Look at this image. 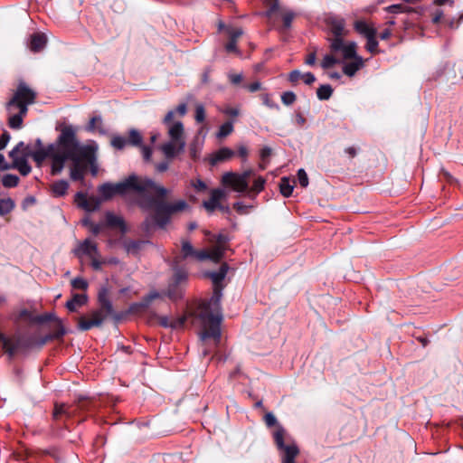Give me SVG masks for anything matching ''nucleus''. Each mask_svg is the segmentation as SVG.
Returning <instances> with one entry per match:
<instances>
[{"label": "nucleus", "mask_w": 463, "mask_h": 463, "mask_svg": "<svg viewBox=\"0 0 463 463\" xmlns=\"http://www.w3.org/2000/svg\"><path fill=\"white\" fill-rule=\"evenodd\" d=\"M32 157L41 165L47 157L52 160V174L59 175L66 162H71V179L82 180L89 165L94 160V152L90 146H80L71 128H64L58 142L47 148H39L32 153Z\"/></svg>", "instance_id": "nucleus-1"}, {"label": "nucleus", "mask_w": 463, "mask_h": 463, "mask_svg": "<svg viewBox=\"0 0 463 463\" xmlns=\"http://www.w3.org/2000/svg\"><path fill=\"white\" fill-rule=\"evenodd\" d=\"M228 265L222 264L216 272H211L208 276L213 283V294L208 302H203L194 317V323L200 326L199 338L203 343L213 339L214 345H218L221 338L220 325L222 320L221 300L222 297V281L226 277Z\"/></svg>", "instance_id": "nucleus-2"}, {"label": "nucleus", "mask_w": 463, "mask_h": 463, "mask_svg": "<svg viewBox=\"0 0 463 463\" xmlns=\"http://www.w3.org/2000/svg\"><path fill=\"white\" fill-rule=\"evenodd\" d=\"M150 191L156 193L159 197H165L168 193L165 187L152 179L136 175H131L116 184H104L99 188L103 200H109L115 194H127L129 192H135L140 199Z\"/></svg>", "instance_id": "nucleus-3"}, {"label": "nucleus", "mask_w": 463, "mask_h": 463, "mask_svg": "<svg viewBox=\"0 0 463 463\" xmlns=\"http://www.w3.org/2000/svg\"><path fill=\"white\" fill-rule=\"evenodd\" d=\"M165 197H159L156 193L150 191L142 195L139 199V204L144 209H155L153 216L155 222L161 228H164L170 222L173 214L183 212L188 208V204L184 200H179L172 203L163 202L170 194V190Z\"/></svg>", "instance_id": "nucleus-4"}, {"label": "nucleus", "mask_w": 463, "mask_h": 463, "mask_svg": "<svg viewBox=\"0 0 463 463\" xmlns=\"http://www.w3.org/2000/svg\"><path fill=\"white\" fill-rule=\"evenodd\" d=\"M175 112L170 110L163 122L165 125L169 141L163 144L161 150L166 158H173L185 148L184 128L180 120H175Z\"/></svg>", "instance_id": "nucleus-5"}, {"label": "nucleus", "mask_w": 463, "mask_h": 463, "mask_svg": "<svg viewBox=\"0 0 463 463\" xmlns=\"http://www.w3.org/2000/svg\"><path fill=\"white\" fill-rule=\"evenodd\" d=\"M36 93L24 82H20L13 98L7 103L8 111L20 109L23 114L27 113V107L34 103Z\"/></svg>", "instance_id": "nucleus-6"}, {"label": "nucleus", "mask_w": 463, "mask_h": 463, "mask_svg": "<svg viewBox=\"0 0 463 463\" xmlns=\"http://www.w3.org/2000/svg\"><path fill=\"white\" fill-rule=\"evenodd\" d=\"M51 338V335H47L44 338H42L40 341H35L33 338L20 337L15 341H12L11 339L5 337V335L0 333V342H2L3 348L10 356H13L20 349H27L35 345L42 347Z\"/></svg>", "instance_id": "nucleus-7"}, {"label": "nucleus", "mask_w": 463, "mask_h": 463, "mask_svg": "<svg viewBox=\"0 0 463 463\" xmlns=\"http://www.w3.org/2000/svg\"><path fill=\"white\" fill-rule=\"evenodd\" d=\"M253 175L252 170H246L241 174L226 172L222 176V184L237 193H244L249 188V179Z\"/></svg>", "instance_id": "nucleus-8"}, {"label": "nucleus", "mask_w": 463, "mask_h": 463, "mask_svg": "<svg viewBox=\"0 0 463 463\" xmlns=\"http://www.w3.org/2000/svg\"><path fill=\"white\" fill-rule=\"evenodd\" d=\"M228 238L225 235L219 234L215 240V245L208 251L205 250H200L199 260H210L213 262H218L224 255Z\"/></svg>", "instance_id": "nucleus-9"}, {"label": "nucleus", "mask_w": 463, "mask_h": 463, "mask_svg": "<svg viewBox=\"0 0 463 463\" xmlns=\"http://www.w3.org/2000/svg\"><path fill=\"white\" fill-rule=\"evenodd\" d=\"M268 7L265 12V16L268 18V22L271 25H275L280 19L283 20V27L287 29L289 26V14L282 13L280 10L278 0H263Z\"/></svg>", "instance_id": "nucleus-10"}, {"label": "nucleus", "mask_w": 463, "mask_h": 463, "mask_svg": "<svg viewBox=\"0 0 463 463\" xmlns=\"http://www.w3.org/2000/svg\"><path fill=\"white\" fill-rule=\"evenodd\" d=\"M84 407L80 403L66 404V403H55L52 411V417L56 420L71 418L77 414L80 411L83 410Z\"/></svg>", "instance_id": "nucleus-11"}, {"label": "nucleus", "mask_w": 463, "mask_h": 463, "mask_svg": "<svg viewBox=\"0 0 463 463\" xmlns=\"http://www.w3.org/2000/svg\"><path fill=\"white\" fill-rule=\"evenodd\" d=\"M105 319L101 311H93L90 317H81L79 318L78 326L80 330L86 331L94 326H99Z\"/></svg>", "instance_id": "nucleus-12"}, {"label": "nucleus", "mask_w": 463, "mask_h": 463, "mask_svg": "<svg viewBox=\"0 0 463 463\" xmlns=\"http://www.w3.org/2000/svg\"><path fill=\"white\" fill-rule=\"evenodd\" d=\"M210 194V199L203 203L204 209L209 213H213L216 209L224 210L221 205V201L225 198V192L222 189H213Z\"/></svg>", "instance_id": "nucleus-13"}, {"label": "nucleus", "mask_w": 463, "mask_h": 463, "mask_svg": "<svg viewBox=\"0 0 463 463\" xmlns=\"http://www.w3.org/2000/svg\"><path fill=\"white\" fill-rule=\"evenodd\" d=\"M187 279V275L184 271H176L173 277L172 282L170 283L167 289V296L172 299H177L181 298L182 291L179 288L183 283H184Z\"/></svg>", "instance_id": "nucleus-14"}, {"label": "nucleus", "mask_w": 463, "mask_h": 463, "mask_svg": "<svg viewBox=\"0 0 463 463\" xmlns=\"http://www.w3.org/2000/svg\"><path fill=\"white\" fill-rule=\"evenodd\" d=\"M75 202L79 207L88 211L93 212L99 209L101 200L95 196L87 197L82 193H78L75 196Z\"/></svg>", "instance_id": "nucleus-15"}, {"label": "nucleus", "mask_w": 463, "mask_h": 463, "mask_svg": "<svg viewBox=\"0 0 463 463\" xmlns=\"http://www.w3.org/2000/svg\"><path fill=\"white\" fill-rule=\"evenodd\" d=\"M76 254L86 255L90 259L99 255L97 244L90 240H85L76 250Z\"/></svg>", "instance_id": "nucleus-16"}, {"label": "nucleus", "mask_w": 463, "mask_h": 463, "mask_svg": "<svg viewBox=\"0 0 463 463\" xmlns=\"http://www.w3.org/2000/svg\"><path fill=\"white\" fill-rule=\"evenodd\" d=\"M326 23L330 26V31L334 36H342L345 31V20L334 15L326 18Z\"/></svg>", "instance_id": "nucleus-17"}, {"label": "nucleus", "mask_w": 463, "mask_h": 463, "mask_svg": "<svg viewBox=\"0 0 463 463\" xmlns=\"http://www.w3.org/2000/svg\"><path fill=\"white\" fill-rule=\"evenodd\" d=\"M263 421L273 434H282L284 431L279 421L272 412H266L263 416Z\"/></svg>", "instance_id": "nucleus-18"}, {"label": "nucleus", "mask_w": 463, "mask_h": 463, "mask_svg": "<svg viewBox=\"0 0 463 463\" xmlns=\"http://www.w3.org/2000/svg\"><path fill=\"white\" fill-rule=\"evenodd\" d=\"M186 321V316L179 317L175 319H170L167 317H159L158 322L164 327H171L173 329L183 328Z\"/></svg>", "instance_id": "nucleus-19"}, {"label": "nucleus", "mask_w": 463, "mask_h": 463, "mask_svg": "<svg viewBox=\"0 0 463 463\" xmlns=\"http://www.w3.org/2000/svg\"><path fill=\"white\" fill-rule=\"evenodd\" d=\"M354 30L365 38H369L372 35H376V29L370 26L365 21L358 20L354 24Z\"/></svg>", "instance_id": "nucleus-20"}, {"label": "nucleus", "mask_w": 463, "mask_h": 463, "mask_svg": "<svg viewBox=\"0 0 463 463\" xmlns=\"http://www.w3.org/2000/svg\"><path fill=\"white\" fill-rule=\"evenodd\" d=\"M364 67V60L362 57L356 58L352 62L345 63L343 66V72L348 77H354L355 73Z\"/></svg>", "instance_id": "nucleus-21"}, {"label": "nucleus", "mask_w": 463, "mask_h": 463, "mask_svg": "<svg viewBox=\"0 0 463 463\" xmlns=\"http://www.w3.org/2000/svg\"><path fill=\"white\" fill-rule=\"evenodd\" d=\"M298 80H302L305 84L311 85L313 82L316 81V77L312 72H305L302 73L298 70H293L291 71V83L296 82Z\"/></svg>", "instance_id": "nucleus-22"}, {"label": "nucleus", "mask_w": 463, "mask_h": 463, "mask_svg": "<svg viewBox=\"0 0 463 463\" xmlns=\"http://www.w3.org/2000/svg\"><path fill=\"white\" fill-rule=\"evenodd\" d=\"M12 159L13 165L11 167L16 168L21 175H27L31 172L32 168L29 165L27 160L24 156L15 157Z\"/></svg>", "instance_id": "nucleus-23"}, {"label": "nucleus", "mask_w": 463, "mask_h": 463, "mask_svg": "<svg viewBox=\"0 0 463 463\" xmlns=\"http://www.w3.org/2000/svg\"><path fill=\"white\" fill-rule=\"evenodd\" d=\"M47 39L43 33H35L32 35L30 49L33 52H39L43 50L46 44Z\"/></svg>", "instance_id": "nucleus-24"}, {"label": "nucleus", "mask_w": 463, "mask_h": 463, "mask_svg": "<svg viewBox=\"0 0 463 463\" xmlns=\"http://www.w3.org/2000/svg\"><path fill=\"white\" fill-rule=\"evenodd\" d=\"M285 436H275V443L281 450L282 463H289V445L284 442Z\"/></svg>", "instance_id": "nucleus-25"}, {"label": "nucleus", "mask_w": 463, "mask_h": 463, "mask_svg": "<svg viewBox=\"0 0 463 463\" xmlns=\"http://www.w3.org/2000/svg\"><path fill=\"white\" fill-rule=\"evenodd\" d=\"M234 156V152L228 148V147H222L219 149L212 158V164H217L221 161H225L231 159Z\"/></svg>", "instance_id": "nucleus-26"}, {"label": "nucleus", "mask_w": 463, "mask_h": 463, "mask_svg": "<svg viewBox=\"0 0 463 463\" xmlns=\"http://www.w3.org/2000/svg\"><path fill=\"white\" fill-rule=\"evenodd\" d=\"M9 112V126L12 128H20L23 123V118L26 114H23L20 109H14Z\"/></svg>", "instance_id": "nucleus-27"}, {"label": "nucleus", "mask_w": 463, "mask_h": 463, "mask_svg": "<svg viewBox=\"0 0 463 463\" xmlns=\"http://www.w3.org/2000/svg\"><path fill=\"white\" fill-rule=\"evenodd\" d=\"M87 302V297L85 295L76 294L73 298L66 303V307L73 312L79 307L83 306Z\"/></svg>", "instance_id": "nucleus-28"}, {"label": "nucleus", "mask_w": 463, "mask_h": 463, "mask_svg": "<svg viewBox=\"0 0 463 463\" xmlns=\"http://www.w3.org/2000/svg\"><path fill=\"white\" fill-rule=\"evenodd\" d=\"M200 250H195L188 241H182V254L184 258L194 257L199 260Z\"/></svg>", "instance_id": "nucleus-29"}, {"label": "nucleus", "mask_w": 463, "mask_h": 463, "mask_svg": "<svg viewBox=\"0 0 463 463\" xmlns=\"http://www.w3.org/2000/svg\"><path fill=\"white\" fill-rule=\"evenodd\" d=\"M99 300L100 303V309L102 314L106 316L111 315L113 313L112 304L109 299L107 298L106 293H100L99 296Z\"/></svg>", "instance_id": "nucleus-30"}, {"label": "nucleus", "mask_w": 463, "mask_h": 463, "mask_svg": "<svg viewBox=\"0 0 463 463\" xmlns=\"http://www.w3.org/2000/svg\"><path fill=\"white\" fill-rule=\"evenodd\" d=\"M333 88L329 84H322L317 90V97L319 100H328L333 95Z\"/></svg>", "instance_id": "nucleus-31"}, {"label": "nucleus", "mask_w": 463, "mask_h": 463, "mask_svg": "<svg viewBox=\"0 0 463 463\" xmlns=\"http://www.w3.org/2000/svg\"><path fill=\"white\" fill-rule=\"evenodd\" d=\"M69 184L65 180H59L52 184V192L55 196H62L67 193Z\"/></svg>", "instance_id": "nucleus-32"}, {"label": "nucleus", "mask_w": 463, "mask_h": 463, "mask_svg": "<svg viewBox=\"0 0 463 463\" xmlns=\"http://www.w3.org/2000/svg\"><path fill=\"white\" fill-rule=\"evenodd\" d=\"M342 53L345 59L355 60L361 57L356 52V43L354 42H350L348 44H345L342 50Z\"/></svg>", "instance_id": "nucleus-33"}, {"label": "nucleus", "mask_w": 463, "mask_h": 463, "mask_svg": "<svg viewBox=\"0 0 463 463\" xmlns=\"http://www.w3.org/2000/svg\"><path fill=\"white\" fill-rule=\"evenodd\" d=\"M144 245L145 241H128L124 243L125 250L129 254H137Z\"/></svg>", "instance_id": "nucleus-34"}, {"label": "nucleus", "mask_w": 463, "mask_h": 463, "mask_svg": "<svg viewBox=\"0 0 463 463\" xmlns=\"http://www.w3.org/2000/svg\"><path fill=\"white\" fill-rule=\"evenodd\" d=\"M412 10L415 9L413 7H408L403 4H395L384 8V11L390 14L410 13Z\"/></svg>", "instance_id": "nucleus-35"}, {"label": "nucleus", "mask_w": 463, "mask_h": 463, "mask_svg": "<svg viewBox=\"0 0 463 463\" xmlns=\"http://www.w3.org/2000/svg\"><path fill=\"white\" fill-rule=\"evenodd\" d=\"M14 207V203L12 199L5 198L0 200V215H5L9 213Z\"/></svg>", "instance_id": "nucleus-36"}, {"label": "nucleus", "mask_w": 463, "mask_h": 463, "mask_svg": "<svg viewBox=\"0 0 463 463\" xmlns=\"http://www.w3.org/2000/svg\"><path fill=\"white\" fill-rule=\"evenodd\" d=\"M87 128L90 131L98 130L99 132H102V118L100 117H93L92 118H90Z\"/></svg>", "instance_id": "nucleus-37"}, {"label": "nucleus", "mask_w": 463, "mask_h": 463, "mask_svg": "<svg viewBox=\"0 0 463 463\" xmlns=\"http://www.w3.org/2000/svg\"><path fill=\"white\" fill-rule=\"evenodd\" d=\"M336 63H339V60L330 54H326L321 61V67L324 70L332 68Z\"/></svg>", "instance_id": "nucleus-38"}, {"label": "nucleus", "mask_w": 463, "mask_h": 463, "mask_svg": "<svg viewBox=\"0 0 463 463\" xmlns=\"http://www.w3.org/2000/svg\"><path fill=\"white\" fill-rule=\"evenodd\" d=\"M345 43L342 38V36H334V38L331 40L330 48L333 52H342V50L345 47Z\"/></svg>", "instance_id": "nucleus-39"}, {"label": "nucleus", "mask_w": 463, "mask_h": 463, "mask_svg": "<svg viewBox=\"0 0 463 463\" xmlns=\"http://www.w3.org/2000/svg\"><path fill=\"white\" fill-rule=\"evenodd\" d=\"M378 45H379V43L376 39V35H372L370 36L369 38H366V45H365V49L371 52V53H375L377 52L378 51Z\"/></svg>", "instance_id": "nucleus-40"}, {"label": "nucleus", "mask_w": 463, "mask_h": 463, "mask_svg": "<svg viewBox=\"0 0 463 463\" xmlns=\"http://www.w3.org/2000/svg\"><path fill=\"white\" fill-rule=\"evenodd\" d=\"M233 131V125L232 122H226L220 127V129L217 133V137L223 138L230 135Z\"/></svg>", "instance_id": "nucleus-41"}, {"label": "nucleus", "mask_w": 463, "mask_h": 463, "mask_svg": "<svg viewBox=\"0 0 463 463\" xmlns=\"http://www.w3.org/2000/svg\"><path fill=\"white\" fill-rule=\"evenodd\" d=\"M128 143H130L133 146H140L142 143V137L140 133L136 129H131L129 131Z\"/></svg>", "instance_id": "nucleus-42"}, {"label": "nucleus", "mask_w": 463, "mask_h": 463, "mask_svg": "<svg viewBox=\"0 0 463 463\" xmlns=\"http://www.w3.org/2000/svg\"><path fill=\"white\" fill-rule=\"evenodd\" d=\"M107 222L110 226H118L123 228L124 222L123 220L113 213H108L106 215Z\"/></svg>", "instance_id": "nucleus-43"}, {"label": "nucleus", "mask_w": 463, "mask_h": 463, "mask_svg": "<svg viewBox=\"0 0 463 463\" xmlns=\"http://www.w3.org/2000/svg\"><path fill=\"white\" fill-rule=\"evenodd\" d=\"M297 179L301 187H303V188L307 187V185L309 184V179H308L307 174L305 171V169H303V168L298 169V174H297Z\"/></svg>", "instance_id": "nucleus-44"}, {"label": "nucleus", "mask_w": 463, "mask_h": 463, "mask_svg": "<svg viewBox=\"0 0 463 463\" xmlns=\"http://www.w3.org/2000/svg\"><path fill=\"white\" fill-rule=\"evenodd\" d=\"M19 178L14 175H6L4 176L2 183L5 187H14L18 184Z\"/></svg>", "instance_id": "nucleus-45"}, {"label": "nucleus", "mask_w": 463, "mask_h": 463, "mask_svg": "<svg viewBox=\"0 0 463 463\" xmlns=\"http://www.w3.org/2000/svg\"><path fill=\"white\" fill-rule=\"evenodd\" d=\"M272 150L269 146H264L260 153L262 163L260 165L261 169L266 167V163L268 162L269 157L271 156Z\"/></svg>", "instance_id": "nucleus-46"}, {"label": "nucleus", "mask_w": 463, "mask_h": 463, "mask_svg": "<svg viewBox=\"0 0 463 463\" xmlns=\"http://www.w3.org/2000/svg\"><path fill=\"white\" fill-rule=\"evenodd\" d=\"M71 286L73 288L85 290L88 288V282L78 277L71 280Z\"/></svg>", "instance_id": "nucleus-47"}, {"label": "nucleus", "mask_w": 463, "mask_h": 463, "mask_svg": "<svg viewBox=\"0 0 463 463\" xmlns=\"http://www.w3.org/2000/svg\"><path fill=\"white\" fill-rule=\"evenodd\" d=\"M265 179L262 178L261 176H258L255 178L250 190L255 193H260L263 189Z\"/></svg>", "instance_id": "nucleus-48"}, {"label": "nucleus", "mask_w": 463, "mask_h": 463, "mask_svg": "<svg viewBox=\"0 0 463 463\" xmlns=\"http://www.w3.org/2000/svg\"><path fill=\"white\" fill-rule=\"evenodd\" d=\"M205 119V109L202 104H197L195 107V120L203 122Z\"/></svg>", "instance_id": "nucleus-49"}, {"label": "nucleus", "mask_w": 463, "mask_h": 463, "mask_svg": "<svg viewBox=\"0 0 463 463\" xmlns=\"http://www.w3.org/2000/svg\"><path fill=\"white\" fill-rule=\"evenodd\" d=\"M280 192L285 197H289V179L283 177L280 184Z\"/></svg>", "instance_id": "nucleus-50"}, {"label": "nucleus", "mask_w": 463, "mask_h": 463, "mask_svg": "<svg viewBox=\"0 0 463 463\" xmlns=\"http://www.w3.org/2000/svg\"><path fill=\"white\" fill-rule=\"evenodd\" d=\"M128 144V140L121 137H114L111 140V145L118 149L123 148Z\"/></svg>", "instance_id": "nucleus-51"}, {"label": "nucleus", "mask_w": 463, "mask_h": 463, "mask_svg": "<svg viewBox=\"0 0 463 463\" xmlns=\"http://www.w3.org/2000/svg\"><path fill=\"white\" fill-rule=\"evenodd\" d=\"M243 34V31L241 28H235L229 30V37L232 41H236Z\"/></svg>", "instance_id": "nucleus-52"}, {"label": "nucleus", "mask_w": 463, "mask_h": 463, "mask_svg": "<svg viewBox=\"0 0 463 463\" xmlns=\"http://www.w3.org/2000/svg\"><path fill=\"white\" fill-rule=\"evenodd\" d=\"M191 185L197 191H204L207 188L206 184L201 179L192 180Z\"/></svg>", "instance_id": "nucleus-53"}, {"label": "nucleus", "mask_w": 463, "mask_h": 463, "mask_svg": "<svg viewBox=\"0 0 463 463\" xmlns=\"http://www.w3.org/2000/svg\"><path fill=\"white\" fill-rule=\"evenodd\" d=\"M463 21V13L459 14L458 21L456 23V18L453 17L448 22V25L451 29H456L458 26V24H460Z\"/></svg>", "instance_id": "nucleus-54"}, {"label": "nucleus", "mask_w": 463, "mask_h": 463, "mask_svg": "<svg viewBox=\"0 0 463 463\" xmlns=\"http://www.w3.org/2000/svg\"><path fill=\"white\" fill-rule=\"evenodd\" d=\"M91 260V265L94 269L99 270L101 269L102 264L106 263V260H100L99 259V255L95 256L93 258H90Z\"/></svg>", "instance_id": "nucleus-55"}, {"label": "nucleus", "mask_w": 463, "mask_h": 463, "mask_svg": "<svg viewBox=\"0 0 463 463\" xmlns=\"http://www.w3.org/2000/svg\"><path fill=\"white\" fill-rule=\"evenodd\" d=\"M234 209L241 214L248 213V209L250 208L247 205H244L241 203H236L233 205Z\"/></svg>", "instance_id": "nucleus-56"}, {"label": "nucleus", "mask_w": 463, "mask_h": 463, "mask_svg": "<svg viewBox=\"0 0 463 463\" xmlns=\"http://www.w3.org/2000/svg\"><path fill=\"white\" fill-rule=\"evenodd\" d=\"M24 148V144L23 142H20L10 153H9V156L11 158H15V157H19L17 156L18 152H20L22 149Z\"/></svg>", "instance_id": "nucleus-57"}, {"label": "nucleus", "mask_w": 463, "mask_h": 463, "mask_svg": "<svg viewBox=\"0 0 463 463\" xmlns=\"http://www.w3.org/2000/svg\"><path fill=\"white\" fill-rule=\"evenodd\" d=\"M10 140V135L7 132L3 133L0 138V150L4 149Z\"/></svg>", "instance_id": "nucleus-58"}, {"label": "nucleus", "mask_w": 463, "mask_h": 463, "mask_svg": "<svg viewBox=\"0 0 463 463\" xmlns=\"http://www.w3.org/2000/svg\"><path fill=\"white\" fill-rule=\"evenodd\" d=\"M238 154L243 158V160H246L248 156V148L244 145H240L238 146Z\"/></svg>", "instance_id": "nucleus-59"}, {"label": "nucleus", "mask_w": 463, "mask_h": 463, "mask_svg": "<svg viewBox=\"0 0 463 463\" xmlns=\"http://www.w3.org/2000/svg\"><path fill=\"white\" fill-rule=\"evenodd\" d=\"M159 298V294L157 292L150 293L146 298H144V306H147L152 300Z\"/></svg>", "instance_id": "nucleus-60"}, {"label": "nucleus", "mask_w": 463, "mask_h": 463, "mask_svg": "<svg viewBox=\"0 0 463 463\" xmlns=\"http://www.w3.org/2000/svg\"><path fill=\"white\" fill-rule=\"evenodd\" d=\"M236 43H237L236 41H232L230 39V42L225 46L226 51L228 52H237Z\"/></svg>", "instance_id": "nucleus-61"}, {"label": "nucleus", "mask_w": 463, "mask_h": 463, "mask_svg": "<svg viewBox=\"0 0 463 463\" xmlns=\"http://www.w3.org/2000/svg\"><path fill=\"white\" fill-rule=\"evenodd\" d=\"M143 157L146 161H149L151 158L152 151L147 146H142Z\"/></svg>", "instance_id": "nucleus-62"}, {"label": "nucleus", "mask_w": 463, "mask_h": 463, "mask_svg": "<svg viewBox=\"0 0 463 463\" xmlns=\"http://www.w3.org/2000/svg\"><path fill=\"white\" fill-rule=\"evenodd\" d=\"M298 453L299 449L298 446L294 442H291V463H294V459L298 455Z\"/></svg>", "instance_id": "nucleus-63"}, {"label": "nucleus", "mask_w": 463, "mask_h": 463, "mask_svg": "<svg viewBox=\"0 0 463 463\" xmlns=\"http://www.w3.org/2000/svg\"><path fill=\"white\" fill-rule=\"evenodd\" d=\"M316 63V52H311L307 55L306 59V64L309 66H313Z\"/></svg>", "instance_id": "nucleus-64"}]
</instances>
